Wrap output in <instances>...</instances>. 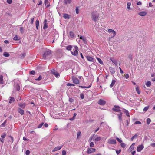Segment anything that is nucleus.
<instances>
[{"instance_id":"obj_19","label":"nucleus","mask_w":155,"mask_h":155,"mask_svg":"<svg viewBox=\"0 0 155 155\" xmlns=\"http://www.w3.org/2000/svg\"><path fill=\"white\" fill-rule=\"evenodd\" d=\"M147 14V12H145L143 11L139 12L138 13V15L141 16H145Z\"/></svg>"},{"instance_id":"obj_38","label":"nucleus","mask_w":155,"mask_h":155,"mask_svg":"<svg viewBox=\"0 0 155 155\" xmlns=\"http://www.w3.org/2000/svg\"><path fill=\"white\" fill-rule=\"evenodd\" d=\"M131 5V3L130 2H128L127 3V8L128 9H130V6Z\"/></svg>"},{"instance_id":"obj_1","label":"nucleus","mask_w":155,"mask_h":155,"mask_svg":"<svg viewBox=\"0 0 155 155\" xmlns=\"http://www.w3.org/2000/svg\"><path fill=\"white\" fill-rule=\"evenodd\" d=\"M91 16L92 20L95 22H96L98 20L99 17V14L97 11H93L91 13Z\"/></svg>"},{"instance_id":"obj_8","label":"nucleus","mask_w":155,"mask_h":155,"mask_svg":"<svg viewBox=\"0 0 155 155\" xmlns=\"http://www.w3.org/2000/svg\"><path fill=\"white\" fill-rule=\"evenodd\" d=\"M98 103L101 105H104L106 104V101L102 99H100L98 102Z\"/></svg>"},{"instance_id":"obj_27","label":"nucleus","mask_w":155,"mask_h":155,"mask_svg":"<svg viewBox=\"0 0 155 155\" xmlns=\"http://www.w3.org/2000/svg\"><path fill=\"white\" fill-rule=\"evenodd\" d=\"M69 35H70V37L71 38H73L74 37V33H73L72 31H70V32H69Z\"/></svg>"},{"instance_id":"obj_13","label":"nucleus","mask_w":155,"mask_h":155,"mask_svg":"<svg viewBox=\"0 0 155 155\" xmlns=\"http://www.w3.org/2000/svg\"><path fill=\"white\" fill-rule=\"evenodd\" d=\"M110 59L113 63H114L116 66H117V60L112 58H110Z\"/></svg>"},{"instance_id":"obj_17","label":"nucleus","mask_w":155,"mask_h":155,"mask_svg":"<svg viewBox=\"0 0 155 155\" xmlns=\"http://www.w3.org/2000/svg\"><path fill=\"white\" fill-rule=\"evenodd\" d=\"M88 61L91 62H93L94 61V58L89 56H87L86 57Z\"/></svg>"},{"instance_id":"obj_49","label":"nucleus","mask_w":155,"mask_h":155,"mask_svg":"<svg viewBox=\"0 0 155 155\" xmlns=\"http://www.w3.org/2000/svg\"><path fill=\"white\" fill-rule=\"evenodd\" d=\"M13 40L15 41L18 40V36L17 35H15L13 38Z\"/></svg>"},{"instance_id":"obj_51","label":"nucleus","mask_w":155,"mask_h":155,"mask_svg":"<svg viewBox=\"0 0 155 155\" xmlns=\"http://www.w3.org/2000/svg\"><path fill=\"white\" fill-rule=\"evenodd\" d=\"M42 79V77L40 75L39 76V77L36 79H35V80H38V81H40Z\"/></svg>"},{"instance_id":"obj_46","label":"nucleus","mask_w":155,"mask_h":155,"mask_svg":"<svg viewBox=\"0 0 155 155\" xmlns=\"http://www.w3.org/2000/svg\"><path fill=\"white\" fill-rule=\"evenodd\" d=\"M19 105L22 108H24L25 106V104H20Z\"/></svg>"},{"instance_id":"obj_12","label":"nucleus","mask_w":155,"mask_h":155,"mask_svg":"<svg viewBox=\"0 0 155 155\" xmlns=\"http://www.w3.org/2000/svg\"><path fill=\"white\" fill-rule=\"evenodd\" d=\"M96 150L94 148H90L89 149L87 150L88 153H92L94 152Z\"/></svg>"},{"instance_id":"obj_62","label":"nucleus","mask_w":155,"mask_h":155,"mask_svg":"<svg viewBox=\"0 0 155 155\" xmlns=\"http://www.w3.org/2000/svg\"><path fill=\"white\" fill-rule=\"evenodd\" d=\"M141 124V122L139 121H136L134 123L135 124Z\"/></svg>"},{"instance_id":"obj_16","label":"nucleus","mask_w":155,"mask_h":155,"mask_svg":"<svg viewBox=\"0 0 155 155\" xmlns=\"http://www.w3.org/2000/svg\"><path fill=\"white\" fill-rule=\"evenodd\" d=\"M63 17L65 19H69L70 18V15L67 14H64Z\"/></svg>"},{"instance_id":"obj_25","label":"nucleus","mask_w":155,"mask_h":155,"mask_svg":"<svg viewBox=\"0 0 155 155\" xmlns=\"http://www.w3.org/2000/svg\"><path fill=\"white\" fill-rule=\"evenodd\" d=\"M15 101V99L13 97H10V99L9 101V103H12Z\"/></svg>"},{"instance_id":"obj_3","label":"nucleus","mask_w":155,"mask_h":155,"mask_svg":"<svg viewBox=\"0 0 155 155\" xmlns=\"http://www.w3.org/2000/svg\"><path fill=\"white\" fill-rule=\"evenodd\" d=\"M74 48L73 49L74 51H71V53L74 56H76L78 54V48L76 46H74Z\"/></svg>"},{"instance_id":"obj_61","label":"nucleus","mask_w":155,"mask_h":155,"mask_svg":"<svg viewBox=\"0 0 155 155\" xmlns=\"http://www.w3.org/2000/svg\"><path fill=\"white\" fill-rule=\"evenodd\" d=\"M121 151V150H116V153L117 155H118Z\"/></svg>"},{"instance_id":"obj_44","label":"nucleus","mask_w":155,"mask_h":155,"mask_svg":"<svg viewBox=\"0 0 155 155\" xmlns=\"http://www.w3.org/2000/svg\"><path fill=\"white\" fill-rule=\"evenodd\" d=\"M149 106H147V107H145L144 109H143V111H144V112H146L147 111V110H148V109H149Z\"/></svg>"},{"instance_id":"obj_47","label":"nucleus","mask_w":155,"mask_h":155,"mask_svg":"<svg viewBox=\"0 0 155 155\" xmlns=\"http://www.w3.org/2000/svg\"><path fill=\"white\" fill-rule=\"evenodd\" d=\"M43 124H44V123L43 122L41 123V124H40L38 126V127L39 128H41L42 127V126H43Z\"/></svg>"},{"instance_id":"obj_20","label":"nucleus","mask_w":155,"mask_h":155,"mask_svg":"<svg viewBox=\"0 0 155 155\" xmlns=\"http://www.w3.org/2000/svg\"><path fill=\"white\" fill-rule=\"evenodd\" d=\"M45 5L47 7H48L50 6V4L49 3L48 0H45L44 1Z\"/></svg>"},{"instance_id":"obj_26","label":"nucleus","mask_w":155,"mask_h":155,"mask_svg":"<svg viewBox=\"0 0 155 155\" xmlns=\"http://www.w3.org/2000/svg\"><path fill=\"white\" fill-rule=\"evenodd\" d=\"M35 24L36 29H38L39 25V21L38 19L36 20V21L35 22Z\"/></svg>"},{"instance_id":"obj_58","label":"nucleus","mask_w":155,"mask_h":155,"mask_svg":"<svg viewBox=\"0 0 155 155\" xmlns=\"http://www.w3.org/2000/svg\"><path fill=\"white\" fill-rule=\"evenodd\" d=\"M126 125L125 126H126V127H128L129 126V123L128 120H126Z\"/></svg>"},{"instance_id":"obj_53","label":"nucleus","mask_w":155,"mask_h":155,"mask_svg":"<svg viewBox=\"0 0 155 155\" xmlns=\"http://www.w3.org/2000/svg\"><path fill=\"white\" fill-rule=\"evenodd\" d=\"M120 145L121 147L124 148L126 146V144L124 143H121L120 144Z\"/></svg>"},{"instance_id":"obj_63","label":"nucleus","mask_w":155,"mask_h":155,"mask_svg":"<svg viewBox=\"0 0 155 155\" xmlns=\"http://www.w3.org/2000/svg\"><path fill=\"white\" fill-rule=\"evenodd\" d=\"M54 74L56 77H58L59 76V74L58 73L56 72L55 73H54Z\"/></svg>"},{"instance_id":"obj_29","label":"nucleus","mask_w":155,"mask_h":155,"mask_svg":"<svg viewBox=\"0 0 155 155\" xmlns=\"http://www.w3.org/2000/svg\"><path fill=\"white\" fill-rule=\"evenodd\" d=\"M101 140V138L100 137H98L96 138L95 139H93V141H98Z\"/></svg>"},{"instance_id":"obj_23","label":"nucleus","mask_w":155,"mask_h":155,"mask_svg":"<svg viewBox=\"0 0 155 155\" xmlns=\"http://www.w3.org/2000/svg\"><path fill=\"white\" fill-rule=\"evenodd\" d=\"M79 38L80 39L82 40L83 41L84 43H85V44L87 43V41L86 39L85 38H84L83 36H80Z\"/></svg>"},{"instance_id":"obj_52","label":"nucleus","mask_w":155,"mask_h":155,"mask_svg":"<svg viewBox=\"0 0 155 155\" xmlns=\"http://www.w3.org/2000/svg\"><path fill=\"white\" fill-rule=\"evenodd\" d=\"M67 86H74V85L72 84L68 83L67 84Z\"/></svg>"},{"instance_id":"obj_9","label":"nucleus","mask_w":155,"mask_h":155,"mask_svg":"<svg viewBox=\"0 0 155 155\" xmlns=\"http://www.w3.org/2000/svg\"><path fill=\"white\" fill-rule=\"evenodd\" d=\"M53 38L54 39V40H57L58 37V35L56 32H54L53 34Z\"/></svg>"},{"instance_id":"obj_10","label":"nucleus","mask_w":155,"mask_h":155,"mask_svg":"<svg viewBox=\"0 0 155 155\" xmlns=\"http://www.w3.org/2000/svg\"><path fill=\"white\" fill-rule=\"evenodd\" d=\"M63 146H58L57 147H56L54 149L52 150V152H54L56 151L60 150L63 147Z\"/></svg>"},{"instance_id":"obj_7","label":"nucleus","mask_w":155,"mask_h":155,"mask_svg":"<svg viewBox=\"0 0 155 155\" xmlns=\"http://www.w3.org/2000/svg\"><path fill=\"white\" fill-rule=\"evenodd\" d=\"M72 79L73 81V82L75 84H78L79 83V81L78 79L74 77H72Z\"/></svg>"},{"instance_id":"obj_55","label":"nucleus","mask_w":155,"mask_h":155,"mask_svg":"<svg viewBox=\"0 0 155 155\" xmlns=\"http://www.w3.org/2000/svg\"><path fill=\"white\" fill-rule=\"evenodd\" d=\"M90 147H93L94 146V143L93 142H91L90 144Z\"/></svg>"},{"instance_id":"obj_42","label":"nucleus","mask_w":155,"mask_h":155,"mask_svg":"<svg viewBox=\"0 0 155 155\" xmlns=\"http://www.w3.org/2000/svg\"><path fill=\"white\" fill-rule=\"evenodd\" d=\"M29 74L31 75H35V72L34 71L32 70L30 71Z\"/></svg>"},{"instance_id":"obj_33","label":"nucleus","mask_w":155,"mask_h":155,"mask_svg":"<svg viewBox=\"0 0 155 155\" xmlns=\"http://www.w3.org/2000/svg\"><path fill=\"white\" fill-rule=\"evenodd\" d=\"M91 84L90 85H89L88 87H86V86H79V87L82 88H89L90 87H91Z\"/></svg>"},{"instance_id":"obj_48","label":"nucleus","mask_w":155,"mask_h":155,"mask_svg":"<svg viewBox=\"0 0 155 155\" xmlns=\"http://www.w3.org/2000/svg\"><path fill=\"white\" fill-rule=\"evenodd\" d=\"M6 134L5 133H3L1 135V137L2 138H4L6 136Z\"/></svg>"},{"instance_id":"obj_15","label":"nucleus","mask_w":155,"mask_h":155,"mask_svg":"<svg viewBox=\"0 0 155 155\" xmlns=\"http://www.w3.org/2000/svg\"><path fill=\"white\" fill-rule=\"evenodd\" d=\"M18 111L19 113L21 115H23L24 114V111L21 108H18Z\"/></svg>"},{"instance_id":"obj_54","label":"nucleus","mask_w":155,"mask_h":155,"mask_svg":"<svg viewBox=\"0 0 155 155\" xmlns=\"http://www.w3.org/2000/svg\"><path fill=\"white\" fill-rule=\"evenodd\" d=\"M116 139L120 143H121L122 142V141L118 137H117Z\"/></svg>"},{"instance_id":"obj_60","label":"nucleus","mask_w":155,"mask_h":155,"mask_svg":"<svg viewBox=\"0 0 155 155\" xmlns=\"http://www.w3.org/2000/svg\"><path fill=\"white\" fill-rule=\"evenodd\" d=\"M30 151L28 150H27L26 151L25 153L26 155H29L30 154Z\"/></svg>"},{"instance_id":"obj_56","label":"nucleus","mask_w":155,"mask_h":155,"mask_svg":"<svg viewBox=\"0 0 155 155\" xmlns=\"http://www.w3.org/2000/svg\"><path fill=\"white\" fill-rule=\"evenodd\" d=\"M112 36L111 37V38L113 37H114V36H115V35H116V32L114 31H113V32H112Z\"/></svg>"},{"instance_id":"obj_40","label":"nucleus","mask_w":155,"mask_h":155,"mask_svg":"<svg viewBox=\"0 0 155 155\" xmlns=\"http://www.w3.org/2000/svg\"><path fill=\"white\" fill-rule=\"evenodd\" d=\"M48 25L47 23H44L43 27V29H45L48 28Z\"/></svg>"},{"instance_id":"obj_22","label":"nucleus","mask_w":155,"mask_h":155,"mask_svg":"<svg viewBox=\"0 0 155 155\" xmlns=\"http://www.w3.org/2000/svg\"><path fill=\"white\" fill-rule=\"evenodd\" d=\"M33 25L32 24H30L29 23L28 25H27L28 28V30H30L32 29L33 28Z\"/></svg>"},{"instance_id":"obj_36","label":"nucleus","mask_w":155,"mask_h":155,"mask_svg":"<svg viewBox=\"0 0 155 155\" xmlns=\"http://www.w3.org/2000/svg\"><path fill=\"white\" fill-rule=\"evenodd\" d=\"M97 59L98 61V62L101 64H103V62L101 60L98 58H97Z\"/></svg>"},{"instance_id":"obj_4","label":"nucleus","mask_w":155,"mask_h":155,"mask_svg":"<svg viewBox=\"0 0 155 155\" xmlns=\"http://www.w3.org/2000/svg\"><path fill=\"white\" fill-rule=\"evenodd\" d=\"M121 108L118 105H115L114 107L112 108V110L116 112H120L121 111Z\"/></svg>"},{"instance_id":"obj_30","label":"nucleus","mask_w":155,"mask_h":155,"mask_svg":"<svg viewBox=\"0 0 155 155\" xmlns=\"http://www.w3.org/2000/svg\"><path fill=\"white\" fill-rule=\"evenodd\" d=\"M123 112L125 113L126 116H129V113L127 110L125 109H124L123 110Z\"/></svg>"},{"instance_id":"obj_24","label":"nucleus","mask_w":155,"mask_h":155,"mask_svg":"<svg viewBox=\"0 0 155 155\" xmlns=\"http://www.w3.org/2000/svg\"><path fill=\"white\" fill-rule=\"evenodd\" d=\"M116 81L115 80H113L112 81V82L110 85V87L112 88L114 86V84H115Z\"/></svg>"},{"instance_id":"obj_59","label":"nucleus","mask_w":155,"mask_h":155,"mask_svg":"<svg viewBox=\"0 0 155 155\" xmlns=\"http://www.w3.org/2000/svg\"><path fill=\"white\" fill-rule=\"evenodd\" d=\"M62 153V155H66V152L65 150H63Z\"/></svg>"},{"instance_id":"obj_21","label":"nucleus","mask_w":155,"mask_h":155,"mask_svg":"<svg viewBox=\"0 0 155 155\" xmlns=\"http://www.w3.org/2000/svg\"><path fill=\"white\" fill-rule=\"evenodd\" d=\"M15 90H16L17 91H19L20 90V87L19 85L17 84L15 86Z\"/></svg>"},{"instance_id":"obj_39","label":"nucleus","mask_w":155,"mask_h":155,"mask_svg":"<svg viewBox=\"0 0 155 155\" xmlns=\"http://www.w3.org/2000/svg\"><path fill=\"white\" fill-rule=\"evenodd\" d=\"M136 91L138 94H140V91H139V87L137 86L136 87Z\"/></svg>"},{"instance_id":"obj_34","label":"nucleus","mask_w":155,"mask_h":155,"mask_svg":"<svg viewBox=\"0 0 155 155\" xmlns=\"http://www.w3.org/2000/svg\"><path fill=\"white\" fill-rule=\"evenodd\" d=\"M146 85L148 87H149L151 84V82L150 81H148L146 83Z\"/></svg>"},{"instance_id":"obj_2","label":"nucleus","mask_w":155,"mask_h":155,"mask_svg":"<svg viewBox=\"0 0 155 155\" xmlns=\"http://www.w3.org/2000/svg\"><path fill=\"white\" fill-rule=\"evenodd\" d=\"M51 54V51L50 50L47 49L45 51L44 54H43V58L44 59H46Z\"/></svg>"},{"instance_id":"obj_28","label":"nucleus","mask_w":155,"mask_h":155,"mask_svg":"<svg viewBox=\"0 0 155 155\" xmlns=\"http://www.w3.org/2000/svg\"><path fill=\"white\" fill-rule=\"evenodd\" d=\"M65 4H70L71 2V0H64Z\"/></svg>"},{"instance_id":"obj_43","label":"nucleus","mask_w":155,"mask_h":155,"mask_svg":"<svg viewBox=\"0 0 155 155\" xmlns=\"http://www.w3.org/2000/svg\"><path fill=\"white\" fill-rule=\"evenodd\" d=\"M7 122L6 120H5V121L0 126L2 127H4L5 126L6 123Z\"/></svg>"},{"instance_id":"obj_6","label":"nucleus","mask_w":155,"mask_h":155,"mask_svg":"<svg viewBox=\"0 0 155 155\" xmlns=\"http://www.w3.org/2000/svg\"><path fill=\"white\" fill-rule=\"evenodd\" d=\"M122 113L120 112L119 113L117 114L118 116V119H119L120 122V123L121 121H122Z\"/></svg>"},{"instance_id":"obj_5","label":"nucleus","mask_w":155,"mask_h":155,"mask_svg":"<svg viewBox=\"0 0 155 155\" xmlns=\"http://www.w3.org/2000/svg\"><path fill=\"white\" fill-rule=\"evenodd\" d=\"M108 143L110 144H115L116 143V141L115 139H109Z\"/></svg>"},{"instance_id":"obj_18","label":"nucleus","mask_w":155,"mask_h":155,"mask_svg":"<svg viewBox=\"0 0 155 155\" xmlns=\"http://www.w3.org/2000/svg\"><path fill=\"white\" fill-rule=\"evenodd\" d=\"M134 143H132L131 145L129 148V150L130 151H131L133 149H134Z\"/></svg>"},{"instance_id":"obj_41","label":"nucleus","mask_w":155,"mask_h":155,"mask_svg":"<svg viewBox=\"0 0 155 155\" xmlns=\"http://www.w3.org/2000/svg\"><path fill=\"white\" fill-rule=\"evenodd\" d=\"M151 120L150 118H148L147 119V122L148 125H149L151 122Z\"/></svg>"},{"instance_id":"obj_45","label":"nucleus","mask_w":155,"mask_h":155,"mask_svg":"<svg viewBox=\"0 0 155 155\" xmlns=\"http://www.w3.org/2000/svg\"><path fill=\"white\" fill-rule=\"evenodd\" d=\"M151 76V77L152 78L153 77H154V78H152V79H151L152 81H155V75H154L153 74H152Z\"/></svg>"},{"instance_id":"obj_11","label":"nucleus","mask_w":155,"mask_h":155,"mask_svg":"<svg viewBox=\"0 0 155 155\" xmlns=\"http://www.w3.org/2000/svg\"><path fill=\"white\" fill-rule=\"evenodd\" d=\"M143 148L144 147L142 145H139L137 148V151L138 152H140Z\"/></svg>"},{"instance_id":"obj_64","label":"nucleus","mask_w":155,"mask_h":155,"mask_svg":"<svg viewBox=\"0 0 155 155\" xmlns=\"http://www.w3.org/2000/svg\"><path fill=\"white\" fill-rule=\"evenodd\" d=\"M7 2L8 3L11 4L12 3V0H7Z\"/></svg>"},{"instance_id":"obj_57","label":"nucleus","mask_w":155,"mask_h":155,"mask_svg":"<svg viewBox=\"0 0 155 155\" xmlns=\"http://www.w3.org/2000/svg\"><path fill=\"white\" fill-rule=\"evenodd\" d=\"M20 32L21 33H23L24 31V29H23V28L22 27H20Z\"/></svg>"},{"instance_id":"obj_50","label":"nucleus","mask_w":155,"mask_h":155,"mask_svg":"<svg viewBox=\"0 0 155 155\" xmlns=\"http://www.w3.org/2000/svg\"><path fill=\"white\" fill-rule=\"evenodd\" d=\"M79 8L78 7H77L75 9L76 13L77 14L79 13Z\"/></svg>"},{"instance_id":"obj_14","label":"nucleus","mask_w":155,"mask_h":155,"mask_svg":"<svg viewBox=\"0 0 155 155\" xmlns=\"http://www.w3.org/2000/svg\"><path fill=\"white\" fill-rule=\"evenodd\" d=\"M110 71L112 74H114L115 72V70L114 68L112 67H109Z\"/></svg>"},{"instance_id":"obj_37","label":"nucleus","mask_w":155,"mask_h":155,"mask_svg":"<svg viewBox=\"0 0 155 155\" xmlns=\"http://www.w3.org/2000/svg\"><path fill=\"white\" fill-rule=\"evenodd\" d=\"M34 17L31 18V20L29 21V23H30V24H33L34 22Z\"/></svg>"},{"instance_id":"obj_31","label":"nucleus","mask_w":155,"mask_h":155,"mask_svg":"<svg viewBox=\"0 0 155 155\" xmlns=\"http://www.w3.org/2000/svg\"><path fill=\"white\" fill-rule=\"evenodd\" d=\"M72 48V46L71 45H69L66 47V49L68 51L71 50Z\"/></svg>"},{"instance_id":"obj_35","label":"nucleus","mask_w":155,"mask_h":155,"mask_svg":"<svg viewBox=\"0 0 155 155\" xmlns=\"http://www.w3.org/2000/svg\"><path fill=\"white\" fill-rule=\"evenodd\" d=\"M3 55L6 57H8L9 56V54L7 52H4L3 53Z\"/></svg>"},{"instance_id":"obj_32","label":"nucleus","mask_w":155,"mask_h":155,"mask_svg":"<svg viewBox=\"0 0 155 155\" xmlns=\"http://www.w3.org/2000/svg\"><path fill=\"white\" fill-rule=\"evenodd\" d=\"M0 83L1 84H3V76L1 75L0 77Z\"/></svg>"}]
</instances>
